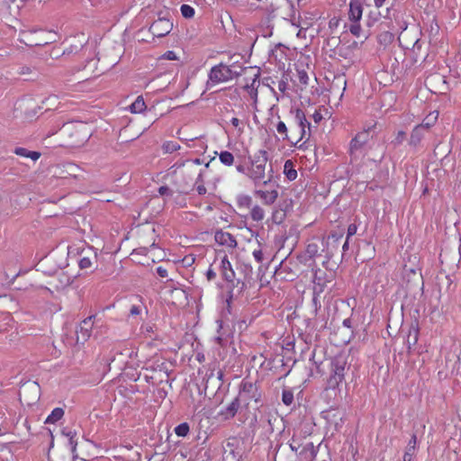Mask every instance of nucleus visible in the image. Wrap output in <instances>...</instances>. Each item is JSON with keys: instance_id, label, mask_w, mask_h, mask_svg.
Here are the masks:
<instances>
[{"instance_id": "nucleus-58", "label": "nucleus", "mask_w": 461, "mask_h": 461, "mask_svg": "<svg viewBox=\"0 0 461 461\" xmlns=\"http://www.w3.org/2000/svg\"><path fill=\"white\" fill-rule=\"evenodd\" d=\"M126 351L128 352L127 354L130 358H132L137 356V351L134 348H129L126 349Z\"/></svg>"}, {"instance_id": "nucleus-12", "label": "nucleus", "mask_w": 461, "mask_h": 461, "mask_svg": "<svg viewBox=\"0 0 461 461\" xmlns=\"http://www.w3.org/2000/svg\"><path fill=\"white\" fill-rule=\"evenodd\" d=\"M363 14V6L360 0H350L348 17L351 22H359Z\"/></svg>"}, {"instance_id": "nucleus-60", "label": "nucleus", "mask_w": 461, "mask_h": 461, "mask_svg": "<svg viewBox=\"0 0 461 461\" xmlns=\"http://www.w3.org/2000/svg\"><path fill=\"white\" fill-rule=\"evenodd\" d=\"M343 326L347 328H351V320L349 318H347L343 321Z\"/></svg>"}, {"instance_id": "nucleus-24", "label": "nucleus", "mask_w": 461, "mask_h": 461, "mask_svg": "<svg viewBox=\"0 0 461 461\" xmlns=\"http://www.w3.org/2000/svg\"><path fill=\"white\" fill-rule=\"evenodd\" d=\"M284 174L289 181H293L297 177V171L294 168L293 162L286 160L284 166Z\"/></svg>"}, {"instance_id": "nucleus-21", "label": "nucleus", "mask_w": 461, "mask_h": 461, "mask_svg": "<svg viewBox=\"0 0 461 461\" xmlns=\"http://www.w3.org/2000/svg\"><path fill=\"white\" fill-rule=\"evenodd\" d=\"M276 130L278 134L282 136V139L284 140H288L291 143H294V136L289 137L288 135V129L286 124L283 121H278L276 124Z\"/></svg>"}, {"instance_id": "nucleus-31", "label": "nucleus", "mask_w": 461, "mask_h": 461, "mask_svg": "<svg viewBox=\"0 0 461 461\" xmlns=\"http://www.w3.org/2000/svg\"><path fill=\"white\" fill-rule=\"evenodd\" d=\"M181 14L186 19H191L194 16V8L189 5H182L180 7Z\"/></svg>"}, {"instance_id": "nucleus-26", "label": "nucleus", "mask_w": 461, "mask_h": 461, "mask_svg": "<svg viewBox=\"0 0 461 461\" xmlns=\"http://www.w3.org/2000/svg\"><path fill=\"white\" fill-rule=\"evenodd\" d=\"M250 217L255 221H261L265 218V212L259 205H254L250 210Z\"/></svg>"}, {"instance_id": "nucleus-1", "label": "nucleus", "mask_w": 461, "mask_h": 461, "mask_svg": "<svg viewBox=\"0 0 461 461\" xmlns=\"http://www.w3.org/2000/svg\"><path fill=\"white\" fill-rule=\"evenodd\" d=\"M242 71L243 68L239 61H234L231 64L221 62L211 68L206 81V89L235 79L242 74Z\"/></svg>"}, {"instance_id": "nucleus-59", "label": "nucleus", "mask_w": 461, "mask_h": 461, "mask_svg": "<svg viewBox=\"0 0 461 461\" xmlns=\"http://www.w3.org/2000/svg\"><path fill=\"white\" fill-rule=\"evenodd\" d=\"M386 0H374V4H375V6L379 9L380 7H382L384 3H385Z\"/></svg>"}, {"instance_id": "nucleus-49", "label": "nucleus", "mask_w": 461, "mask_h": 461, "mask_svg": "<svg viewBox=\"0 0 461 461\" xmlns=\"http://www.w3.org/2000/svg\"><path fill=\"white\" fill-rule=\"evenodd\" d=\"M158 194L160 195H172V191L167 185H162L158 188Z\"/></svg>"}, {"instance_id": "nucleus-10", "label": "nucleus", "mask_w": 461, "mask_h": 461, "mask_svg": "<svg viewBox=\"0 0 461 461\" xmlns=\"http://www.w3.org/2000/svg\"><path fill=\"white\" fill-rule=\"evenodd\" d=\"M220 267L224 280H226L227 282H233V278L235 277V272L232 269L231 264L229 261L228 257L226 255H223V257H221Z\"/></svg>"}, {"instance_id": "nucleus-4", "label": "nucleus", "mask_w": 461, "mask_h": 461, "mask_svg": "<svg viewBox=\"0 0 461 461\" xmlns=\"http://www.w3.org/2000/svg\"><path fill=\"white\" fill-rule=\"evenodd\" d=\"M238 400H240L245 405H249L251 400L258 402L261 393L257 384L248 379H243L240 384Z\"/></svg>"}, {"instance_id": "nucleus-29", "label": "nucleus", "mask_w": 461, "mask_h": 461, "mask_svg": "<svg viewBox=\"0 0 461 461\" xmlns=\"http://www.w3.org/2000/svg\"><path fill=\"white\" fill-rule=\"evenodd\" d=\"M295 80H297L301 85L307 86L309 81V77L305 69L296 68Z\"/></svg>"}, {"instance_id": "nucleus-33", "label": "nucleus", "mask_w": 461, "mask_h": 461, "mask_svg": "<svg viewBox=\"0 0 461 461\" xmlns=\"http://www.w3.org/2000/svg\"><path fill=\"white\" fill-rule=\"evenodd\" d=\"M162 149L165 153H173L180 149V145L176 141H166Z\"/></svg>"}, {"instance_id": "nucleus-43", "label": "nucleus", "mask_w": 461, "mask_h": 461, "mask_svg": "<svg viewBox=\"0 0 461 461\" xmlns=\"http://www.w3.org/2000/svg\"><path fill=\"white\" fill-rule=\"evenodd\" d=\"M62 434L68 438V439H73L77 437V432L76 430H73L71 429H68V428H65L63 429L62 430Z\"/></svg>"}, {"instance_id": "nucleus-20", "label": "nucleus", "mask_w": 461, "mask_h": 461, "mask_svg": "<svg viewBox=\"0 0 461 461\" xmlns=\"http://www.w3.org/2000/svg\"><path fill=\"white\" fill-rule=\"evenodd\" d=\"M146 109V104L141 95L138 96L130 105L129 110L131 113H140Z\"/></svg>"}, {"instance_id": "nucleus-41", "label": "nucleus", "mask_w": 461, "mask_h": 461, "mask_svg": "<svg viewBox=\"0 0 461 461\" xmlns=\"http://www.w3.org/2000/svg\"><path fill=\"white\" fill-rule=\"evenodd\" d=\"M349 31L353 35L358 37L361 32L359 22H353V24L350 25Z\"/></svg>"}, {"instance_id": "nucleus-37", "label": "nucleus", "mask_w": 461, "mask_h": 461, "mask_svg": "<svg viewBox=\"0 0 461 461\" xmlns=\"http://www.w3.org/2000/svg\"><path fill=\"white\" fill-rule=\"evenodd\" d=\"M282 401L284 404H285L286 406H290L294 402V393L291 391H283Z\"/></svg>"}, {"instance_id": "nucleus-62", "label": "nucleus", "mask_w": 461, "mask_h": 461, "mask_svg": "<svg viewBox=\"0 0 461 461\" xmlns=\"http://www.w3.org/2000/svg\"><path fill=\"white\" fill-rule=\"evenodd\" d=\"M145 369L149 370H157V368H155L153 366L149 365V363H146L145 366H144Z\"/></svg>"}, {"instance_id": "nucleus-13", "label": "nucleus", "mask_w": 461, "mask_h": 461, "mask_svg": "<svg viewBox=\"0 0 461 461\" xmlns=\"http://www.w3.org/2000/svg\"><path fill=\"white\" fill-rule=\"evenodd\" d=\"M215 240L221 245H224L232 249L236 248L238 244L233 235L224 231H217L215 233Z\"/></svg>"}, {"instance_id": "nucleus-27", "label": "nucleus", "mask_w": 461, "mask_h": 461, "mask_svg": "<svg viewBox=\"0 0 461 461\" xmlns=\"http://www.w3.org/2000/svg\"><path fill=\"white\" fill-rule=\"evenodd\" d=\"M237 205L239 208L249 209L252 205V198L248 194H240L237 197Z\"/></svg>"}, {"instance_id": "nucleus-30", "label": "nucleus", "mask_w": 461, "mask_h": 461, "mask_svg": "<svg viewBox=\"0 0 461 461\" xmlns=\"http://www.w3.org/2000/svg\"><path fill=\"white\" fill-rule=\"evenodd\" d=\"M220 161L225 166H231L234 162V157L230 151H221L219 155Z\"/></svg>"}, {"instance_id": "nucleus-64", "label": "nucleus", "mask_w": 461, "mask_h": 461, "mask_svg": "<svg viewBox=\"0 0 461 461\" xmlns=\"http://www.w3.org/2000/svg\"><path fill=\"white\" fill-rule=\"evenodd\" d=\"M348 249V240L347 239V240H346V241H345V243L343 244L342 249H343L344 251H346Z\"/></svg>"}, {"instance_id": "nucleus-48", "label": "nucleus", "mask_w": 461, "mask_h": 461, "mask_svg": "<svg viewBox=\"0 0 461 461\" xmlns=\"http://www.w3.org/2000/svg\"><path fill=\"white\" fill-rule=\"evenodd\" d=\"M357 230V228L355 224H349L347 230V239L348 240L351 236L355 235Z\"/></svg>"}, {"instance_id": "nucleus-42", "label": "nucleus", "mask_w": 461, "mask_h": 461, "mask_svg": "<svg viewBox=\"0 0 461 461\" xmlns=\"http://www.w3.org/2000/svg\"><path fill=\"white\" fill-rule=\"evenodd\" d=\"M277 88L284 95L288 88V79L286 77L281 79L278 82Z\"/></svg>"}, {"instance_id": "nucleus-34", "label": "nucleus", "mask_w": 461, "mask_h": 461, "mask_svg": "<svg viewBox=\"0 0 461 461\" xmlns=\"http://www.w3.org/2000/svg\"><path fill=\"white\" fill-rule=\"evenodd\" d=\"M381 13L379 11H370L367 16V25L373 26L380 18Z\"/></svg>"}, {"instance_id": "nucleus-45", "label": "nucleus", "mask_w": 461, "mask_h": 461, "mask_svg": "<svg viewBox=\"0 0 461 461\" xmlns=\"http://www.w3.org/2000/svg\"><path fill=\"white\" fill-rule=\"evenodd\" d=\"M230 123L238 129V131L240 133H242L244 131V128L240 126V121L236 118V117H233L231 120H230Z\"/></svg>"}, {"instance_id": "nucleus-38", "label": "nucleus", "mask_w": 461, "mask_h": 461, "mask_svg": "<svg viewBox=\"0 0 461 461\" xmlns=\"http://www.w3.org/2000/svg\"><path fill=\"white\" fill-rule=\"evenodd\" d=\"M140 331L146 338H150L151 334L154 333V326L151 324H144L140 327Z\"/></svg>"}, {"instance_id": "nucleus-22", "label": "nucleus", "mask_w": 461, "mask_h": 461, "mask_svg": "<svg viewBox=\"0 0 461 461\" xmlns=\"http://www.w3.org/2000/svg\"><path fill=\"white\" fill-rule=\"evenodd\" d=\"M417 443V437L416 435H412L411 438L410 439L408 443L407 449L403 456V461H411L412 456L414 455L415 447Z\"/></svg>"}, {"instance_id": "nucleus-56", "label": "nucleus", "mask_w": 461, "mask_h": 461, "mask_svg": "<svg viewBox=\"0 0 461 461\" xmlns=\"http://www.w3.org/2000/svg\"><path fill=\"white\" fill-rule=\"evenodd\" d=\"M185 161H184V160L177 161V162H176V163L172 166V167H171V168H174V169H175V171H176V169H178V168H180V167H184V166H185Z\"/></svg>"}, {"instance_id": "nucleus-11", "label": "nucleus", "mask_w": 461, "mask_h": 461, "mask_svg": "<svg viewBox=\"0 0 461 461\" xmlns=\"http://www.w3.org/2000/svg\"><path fill=\"white\" fill-rule=\"evenodd\" d=\"M231 287L229 291L227 303H230L231 300L237 299L240 296L247 288V285L244 281L238 279L236 282H230Z\"/></svg>"}, {"instance_id": "nucleus-17", "label": "nucleus", "mask_w": 461, "mask_h": 461, "mask_svg": "<svg viewBox=\"0 0 461 461\" xmlns=\"http://www.w3.org/2000/svg\"><path fill=\"white\" fill-rule=\"evenodd\" d=\"M312 136L311 129H298V134H296L294 139L297 138L294 146H297L299 149H303L304 144L310 140Z\"/></svg>"}, {"instance_id": "nucleus-46", "label": "nucleus", "mask_w": 461, "mask_h": 461, "mask_svg": "<svg viewBox=\"0 0 461 461\" xmlns=\"http://www.w3.org/2000/svg\"><path fill=\"white\" fill-rule=\"evenodd\" d=\"M312 118L313 119L316 124H319L323 119V116L320 110H315V112L312 115Z\"/></svg>"}, {"instance_id": "nucleus-14", "label": "nucleus", "mask_w": 461, "mask_h": 461, "mask_svg": "<svg viewBox=\"0 0 461 461\" xmlns=\"http://www.w3.org/2000/svg\"><path fill=\"white\" fill-rule=\"evenodd\" d=\"M240 400H238V397H235L232 402L224 409L221 410L220 411V415L224 419V420H230V419H232L240 406Z\"/></svg>"}, {"instance_id": "nucleus-2", "label": "nucleus", "mask_w": 461, "mask_h": 461, "mask_svg": "<svg viewBox=\"0 0 461 461\" xmlns=\"http://www.w3.org/2000/svg\"><path fill=\"white\" fill-rule=\"evenodd\" d=\"M268 156L266 150L256 152L247 168V176L252 180L255 185H267L272 181V175H267Z\"/></svg>"}, {"instance_id": "nucleus-61", "label": "nucleus", "mask_w": 461, "mask_h": 461, "mask_svg": "<svg viewBox=\"0 0 461 461\" xmlns=\"http://www.w3.org/2000/svg\"><path fill=\"white\" fill-rule=\"evenodd\" d=\"M166 56L168 59H176V55L173 51H167L166 53Z\"/></svg>"}, {"instance_id": "nucleus-44", "label": "nucleus", "mask_w": 461, "mask_h": 461, "mask_svg": "<svg viewBox=\"0 0 461 461\" xmlns=\"http://www.w3.org/2000/svg\"><path fill=\"white\" fill-rule=\"evenodd\" d=\"M252 255L258 263L263 262V252H262L261 249H254L252 252Z\"/></svg>"}, {"instance_id": "nucleus-15", "label": "nucleus", "mask_w": 461, "mask_h": 461, "mask_svg": "<svg viewBox=\"0 0 461 461\" xmlns=\"http://www.w3.org/2000/svg\"><path fill=\"white\" fill-rule=\"evenodd\" d=\"M255 194L258 196L265 204H273L278 197V192L276 189L273 190H256Z\"/></svg>"}, {"instance_id": "nucleus-51", "label": "nucleus", "mask_w": 461, "mask_h": 461, "mask_svg": "<svg viewBox=\"0 0 461 461\" xmlns=\"http://www.w3.org/2000/svg\"><path fill=\"white\" fill-rule=\"evenodd\" d=\"M68 445L70 447L72 454H74L76 452L77 445V441L76 438L73 439H68Z\"/></svg>"}, {"instance_id": "nucleus-47", "label": "nucleus", "mask_w": 461, "mask_h": 461, "mask_svg": "<svg viewBox=\"0 0 461 461\" xmlns=\"http://www.w3.org/2000/svg\"><path fill=\"white\" fill-rule=\"evenodd\" d=\"M141 312V306L140 305H131L130 308V314L131 316H137Z\"/></svg>"}, {"instance_id": "nucleus-55", "label": "nucleus", "mask_w": 461, "mask_h": 461, "mask_svg": "<svg viewBox=\"0 0 461 461\" xmlns=\"http://www.w3.org/2000/svg\"><path fill=\"white\" fill-rule=\"evenodd\" d=\"M196 191L197 193L200 194V195H203V194H206V187L203 185H197L196 187Z\"/></svg>"}, {"instance_id": "nucleus-39", "label": "nucleus", "mask_w": 461, "mask_h": 461, "mask_svg": "<svg viewBox=\"0 0 461 461\" xmlns=\"http://www.w3.org/2000/svg\"><path fill=\"white\" fill-rule=\"evenodd\" d=\"M80 269H86L92 266V261L88 257H83L78 262Z\"/></svg>"}, {"instance_id": "nucleus-7", "label": "nucleus", "mask_w": 461, "mask_h": 461, "mask_svg": "<svg viewBox=\"0 0 461 461\" xmlns=\"http://www.w3.org/2000/svg\"><path fill=\"white\" fill-rule=\"evenodd\" d=\"M173 29V23L167 18H158L149 27L153 36L162 38L167 35Z\"/></svg>"}, {"instance_id": "nucleus-53", "label": "nucleus", "mask_w": 461, "mask_h": 461, "mask_svg": "<svg viewBox=\"0 0 461 461\" xmlns=\"http://www.w3.org/2000/svg\"><path fill=\"white\" fill-rule=\"evenodd\" d=\"M312 304L314 306V312H315V314H317L318 310L321 308V303H320L317 296H313Z\"/></svg>"}, {"instance_id": "nucleus-23", "label": "nucleus", "mask_w": 461, "mask_h": 461, "mask_svg": "<svg viewBox=\"0 0 461 461\" xmlns=\"http://www.w3.org/2000/svg\"><path fill=\"white\" fill-rule=\"evenodd\" d=\"M438 117V112L433 111L423 120L420 124H419V126H422L424 131H428L436 122Z\"/></svg>"}, {"instance_id": "nucleus-28", "label": "nucleus", "mask_w": 461, "mask_h": 461, "mask_svg": "<svg viewBox=\"0 0 461 461\" xmlns=\"http://www.w3.org/2000/svg\"><path fill=\"white\" fill-rule=\"evenodd\" d=\"M259 83L258 81V76L252 80V83L250 85H246L245 89L249 94L250 97L257 100L258 97V86Z\"/></svg>"}, {"instance_id": "nucleus-57", "label": "nucleus", "mask_w": 461, "mask_h": 461, "mask_svg": "<svg viewBox=\"0 0 461 461\" xmlns=\"http://www.w3.org/2000/svg\"><path fill=\"white\" fill-rule=\"evenodd\" d=\"M247 168L248 167H245L243 165H239L236 167V169L238 172L245 174L247 176Z\"/></svg>"}, {"instance_id": "nucleus-40", "label": "nucleus", "mask_w": 461, "mask_h": 461, "mask_svg": "<svg viewBox=\"0 0 461 461\" xmlns=\"http://www.w3.org/2000/svg\"><path fill=\"white\" fill-rule=\"evenodd\" d=\"M406 133L403 131H399L393 140V144L395 146L401 145L405 140Z\"/></svg>"}, {"instance_id": "nucleus-54", "label": "nucleus", "mask_w": 461, "mask_h": 461, "mask_svg": "<svg viewBox=\"0 0 461 461\" xmlns=\"http://www.w3.org/2000/svg\"><path fill=\"white\" fill-rule=\"evenodd\" d=\"M206 276H207V279L209 281L212 280L215 278L216 276V273L212 269V268H209L206 272Z\"/></svg>"}, {"instance_id": "nucleus-8", "label": "nucleus", "mask_w": 461, "mask_h": 461, "mask_svg": "<svg viewBox=\"0 0 461 461\" xmlns=\"http://www.w3.org/2000/svg\"><path fill=\"white\" fill-rule=\"evenodd\" d=\"M94 326V316H88L84 319L77 329V343H85L91 337L92 329Z\"/></svg>"}, {"instance_id": "nucleus-6", "label": "nucleus", "mask_w": 461, "mask_h": 461, "mask_svg": "<svg viewBox=\"0 0 461 461\" xmlns=\"http://www.w3.org/2000/svg\"><path fill=\"white\" fill-rule=\"evenodd\" d=\"M86 130V126L81 122H67L64 123L61 128V131L64 133L68 134L69 136H72V131H75L77 134L82 135L80 138L77 140V141L72 143V145L75 146H79L88 140L90 134Z\"/></svg>"}, {"instance_id": "nucleus-3", "label": "nucleus", "mask_w": 461, "mask_h": 461, "mask_svg": "<svg viewBox=\"0 0 461 461\" xmlns=\"http://www.w3.org/2000/svg\"><path fill=\"white\" fill-rule=\"evenodd\" d=\"M375 128V123L365 128L363 131L357 132L349 142L348 154L351 161L357 160L362 153L365 146L372 138V131Z\"/></svg>"}, {"instance_id": "nucleus-25", "label": "nucleus", "mask_w": 461, "mask_h": 461, "mask_svg": "<svg viewBox=\"0 0 461 461\" xmlns=\"http://www.w3.org/2000/svg\"><path fill=\"white\" fill-rule=\"evenodd\" d=\"M64 416V410L62 408H55L50 414L47 417L45 423H56Z\"/></svg>"}, {"instance_id": "nucleus-18", "label": "nucleus", "mask_w": 461, "mask_h": 461, "mask_svg": "<svg viewBox=\"0 0 461 461\" xmlns=\"http://www.w3.org/2000/svg\"><path fill=\"white\" fill-rule=\"evenodd\" d=\"M426 131L422 129V126L417 125L411 131L409 144L413 147H417L424 137Z\"/></svg>"}, {"instance_id": "nucleus-36", "label": "nucleus", "mask_w": 461, "mask_h": 461, "mask_svg": "<svg viewBox=\"0 0 461 461\" xmlns=\"http://www.w3.org/2000/svg\"><path fill=\"white\" fill-rule=\"evenodd\" d=\"M306 254L310 258H314L319 254V246L316 243H309L306 247Z\"/></svg>"}, {"instance_id": "nucleus-50", "label": "nucleus", "mask_w": 461, "mask_h": 461, "mask_svg": "<svg viewBox=\"0 0 461 461\" xmlns=\"http://www.w3.org/2000/svg\"><path fill=\"white\" fill-rule=\"evenodd\" d=\"M156 272H157V274L160 277H167V270L165 267H161V266H159V267H158L156 268Z\"/></svg>"}, {"instance_id": "nucleus-63", "label": "nucleus", "mask_w": 461, "mask_h": 461, "mask_svg": "<svg viewBox=\"0 0 461 461\" xmlns=\"http://www.w3.org/2000/svg\"><path fill=\"white\" fill-rule=\"evenodd\" d=\"M390 12H391L390 8H387L386 9V14L384 15V17L386 18V19H391Z\"/></svg>"}, {"instance_id": "nucleus-19", "label": "nucleus", "mask_w": 461, "mask_h": 461, "mask_svg": "<svg viewBox=\"0 0 461 461\" xmlns=\"http://www.w3.org/2000/svg\"><path fill=\"white\" fill-rule=\"evenodd\" d=\"M14 153L20 157L29 158L32 159L33 161L38 160L41 157L40 152L31 151V150H28L27 149L22 148V147L15 148L14 150Z\"/></svg>"}, {"instance_id": "nucleus-32", "label": "nucleus", "mask_w": 461, "mask_h": 461, "mask_svg": "<svg viewBox=\"0 0 461 461\" xmlns=\"http://www.w3.org/2000/svg\"><path fill=\"white\" fill-rule=\"evenodd\" d=\"M190 428L187 422H183L175 428V433L178 437H185L189 433Z\"/></svg>"}, {"instance_id": "nucleus-9", "label": "nucleus", "mask_w": 461, "mask_h": 461, "mask_svg": "<svg viewBox=\"0 0 461 461\" xmlns=\"http://www.w3.org/2000/svg\"><path fill=\"white\" fill-rule=\"evenodd\" d=\"M302 447V450L298 453L302 460L312 461L316 458L319 447H315L312 442H308Z\"/></svg>"}, {"instance_id": "nucleus-52", "label": "nucleus", "mask_w": 461, "mask_h": 461, "mask_svg": "<svg viewBox=\"0 0 461 461\" xmlns=\"http://www.w3.org/2000/svg\"><path fill=\"white\" fill-rule=\"evenodd\" d=\"M9 268H6V270L5 271V276H6V279H9L10 278V282L11 283H14V280L20 276L21 274V271H18L17 273H15L14 275L12 276V277L9 276V274H8V271Z\"/></svg>"}, {"instance_id": "nucleus-16", "label": "nucleus", "mask_w": 461, "mask_h": 461, "mask_svg": "<svg viewBox=\"0 0 461 461\" xmlns=\"http://www.w3.org/2000/svg\"><path fill=\"white\" fill-rule=\"evenodd\" d=\"M294 123L296 124L298 129H311L312 125L306 119V115L302 109H295L294 112Z\"/></svg>"}, {"instance_id": "nucleus-5", "label": "nucleus", "mask_w": 461, "mask_h": 461, "mask_svg": "<svg viewBox=\"0 0 461 461\" xmlns=\"http://www.w3.org/2000/svg\"><path fill=\"white\" fill-rule=\"evenodd\" d=\"M347 362L343 357H336L330 364V375L328 379V387L335 389L342 383L345 377Z\"/></svg>"}, {"instance_id": "nucleus-35", "label": "nucleus", "mask_w": 461, "mask_h": 461, "mask_svg": "<svg viewBox=\"0 0 461 461\" xmlns=\"http://www.w3.org/2000/svg\"><path fill=\"white\" fill-rule=\"evenodd\" d=\"M303 446L301 439L294 435L289 442V447L293 452L297 453L299 448Z\"/></svg>"}]
</instances>
